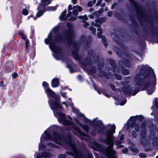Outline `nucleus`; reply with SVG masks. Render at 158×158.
<instances>
[{
    "label": "nucleus",
    "instance_id": "9b49d317",
    "mask_svg": "<svg viewBox=\"0 0 158 158\" xmlns=\"http://www.w3.org/2000/svg\"><path fill=\"white\" fill-rule=\"evenodd\" d=\"M19 35L21 36V38L25 41V48L26 49H27L28 47V44L29 43V42L27 39V38L24 35L23 32L22 31H19Z\"/></svg>",
    "mask_w": 158,
    "mask_h": 158
},
{
    "label": "nucleus",
    "instance_id": "dca6fc26",
    "mask_svg": "<svg viewBox=\"0 0 158 158\" xmlns=\"http://www.w3.org/2000/svg\"><path fill=\"white\" fill-rule=\"evenodd\" d=\"M124 139V136L123 135H122L120 137V141H117L115 143L116 145H118V147H122V145H120V144L122 142L121 141H122Z\"/></svg>",
    "mask_w": 158,
    "mask_h": 158
},
{
    "label": "nucleus",
    "instance_id": "ea45409f",
    "mask_svg": "<svg viewBox=\"0 0 158 158\" xmlns=\"http://www.w3.org/2000/svg\"><path fill=\"white\" fill-rule=\"evenodd\" d=\"M61 95L63 97L65 98L67 97L65 93H61Z\"/></svg>",
    "mask_w": 158,
    "mask_h": 158
},
{
    "label": "nucleus",
    "instance_id": "39448f33",
    "mask_svg": "<svg viewBox=\"0 0 158 158\" xmlns=\"http://www.w3.org/2000/svg\"><path fill=\"white\" fill-rule=\"evenodd\" d=\"M43 137L44 139H49L53 140L55 143L60 144H62L65 142V140L61 138L60 136L57 133H53V137H50L48 133L46 131L42 135L41 139Z\"/></svg>",
    "mask_w": 158,
    "mask_h": 158
},
{
    "label": "nucleus",
    "instance_id": "bb28decb",
    "mask_svg": "<svg viewBox=\"0 0 158 158\" xmlns=\"http://www.w3.org/2000/svg\"><path fill=\"white\" fill-rule=\"evenodd\" d=\"M139 156L141 158H145L146 157V155L143 153H141L139 154Z\"/></svg>",
    "mask_w": 158,
    "mask_h": 158
},
{
    "label": "nucleus",
    "instance_id": "680f3d73",
    "mask_svg": "<svg viewBox=\"0 0 158 158\" xmlns=\"http://www.w3.org/2000/svg\"><path fill=\"white\" fill-rule=\"evenodd\" d=\"M108 53H109L110 54H111V52H110V51H109V52H108Z\"/></svg>",
    "mask_w": 158,
    "mask_h": 158
},
{
    "label": "nucleus",
    "instance_id": "4468645a",
    "mask_svg": "<svg viewBox=\"0 0 158 158\" xmlns=\"http://www.w3.org/2000/svg\"><path fill=\"white\" fill-rule=\"evenodd\" d=\"M50 3V0H41V3L39 5H40V6L43 8L48 5Z\"/></svg>",
    "mask_w": 158,
    "mask_h": 158
},
{
    "label": "nucleus",
    "instance_id": "1a4fd4ad",
    "mask_svg": "<svg viewBox=\"0 0 158 158\" xmlns=\"http://www.w3.org/2000/svg\"><path fill=\"white\" fill-rule=\"evenodd\" d=\"M49 47L50 49L56 53H59L61 50L60 48L56 46L54 44L52 43L50 44Z\"/></svg>",
    "mask_w": 158,
    "mask_h": 158
},
{
    "label": "nucleus",
    "instance_id": "5701e85b",
    "mask_svg": "<svg viewBox=\"0 0 158 158\" xmlns=\"http://www.w3.org/2000/svg\"><path fill=\"white\" fill-rule=\"evenodd\" d=\"M93 2H89L88 3V6L89 7L92 6L93 4H94L95 3L96 1L95 0H93Z\"/></svg>",
    "mask_w": 158,
    "mask_h": 158
},
{
    "label": "nucleus",
    "instance_id": "338daca9",
    "mask_svg": "<svg viewBox=\"0 0 158 158\" xmlns=\"http://www.w3.org/2000/svg\"><path fill=\"white\" fill-rule=\"evenodd\" d=\"M95 121V119H94V121Z\"/></svg>",
    "mask_w": 158,
    "mask_h": 158
},
{
    "label": "nucleus",
    "instance_id": "aec40b11",
    "mask_svg": "<svg viewBox=\"0 0 158 158\" xmlns=\"http://www.w3.org/2000/svg\"><path fill=\"white\" fill-rule=\"evenodd\" d=\"M70 106L72 108V111L74 112L78 113L79 111L78 110L76 109L74 107H73V103H71L70 104Z\"/></svg>",
    "mask_w": 158,
    "mask_h": 158
},
{
    "label": "nucleus",
    "instance_id": "473e14b6",
    "mask_svg": "<svg viewBox=\"0 0 158 158\" xmlns=\"http://www.w3.org/2000/svg\"><path fill=\"white\" fill-rule=\"evenodd\" d=\"M17 76V74L16 73H14L12 75V77L14 78H16Z\"/></svg>",
    "mask_w": 158,
    "mask_h": 158
},
{
    "label": "nucleus",
    "instance_id": "72a5a7b5",
    "mask_svg": "<svg viewBox=\"0 0 158 158\" xmlns=\"http://www.w3.org/2000/svg\"><path fill=\"white\" fill-rule=\"evenodd\" d=\"M79 115L80 116H81V117H84L85 121H87V120H88L86 118H85V117L84 115L83 114H82L81 113H80L79 114Z\"/></svg>",
    "mask_w": 158,
    "mask_h": 158
},
{
    "label": "nucleus",
    "instance_id": "4c0bfd02",
    "mask_svg": "<svg viewBox=\"0 0 158 158\" xmlns=\"http://www.w3.org/2000/svg\"><path fill=\"white\" fill-rule=\"evenodd\" d=\"M97 125H100L102 124V122L100 120H98L97 121Z\"/></svg>",
    "mask_w": 158,
    "mask_h": 158
},
{
    "label": "nucleus",
    "instance_id": "9d476101",
    "mask_svg": "<svg viewBox=\"0 0 158 158\" xmlns=\"http://www.w3.org/2000/svg\"><path fill=\"white\" fill-rule=\"evenodd\" d=\"M51 156V154L49 153H41L37 154L36 158H47Z\"/></svg>",
    "mask_w": 158,
    "mask_h": 158
},
{
    "label": "nucleus",
    "instance_id": "f03ea898",
    "mask_svg": "<svg viewBox=\"0 0 158 158\" xmlns=\"http://www.w3.org/2000/svg\"><path fill=\"white\" fill-rule=\"evenodd\" d=\"M115 126L113 124L111 126V128L110 131L107 133V139L104 142L107 144L109 145V147L106 151L107 155L108 158H115V152L112 149V147L114 145L113 141L112 139L113 134L115 132Z\"/></svg>",
    "mask_w": 158,
    "mask_h": 158
},
{
    "label": "nucleus",
    "instance_id": "f704fd0d",
    "mask_svg": "<svg viewBox=\"0 0 158 158\" xmlns=\"http://www.w3.org/2000/svg\"><path fill=\"white\" fill-rule=\"evenodd\" d=\"M154 91V90L153 89H152L150 92H149L148 90H147V93L148 94H150L152 93Z\"/></svg>",
    "mask_w": 158,
    "mask_h": 158
},
{
    "label": "nucleus",
    "instance_id": "7c9ffc66",
    "mask_svg": "<svg viewBox=\"0 0 158 158\" xmlns=\"http://www.w3.org/2000/svg\"><path fill=\"white\" fill-rule=\"evenodd\" d=\"M42 85L43 86L45 87H46L47 88V87L48 86V83H47L46 82H44L43 83Z\"/></svg>",
    "mask_w": 158,
    "mask_h": 158
},
{
    "label": "nucleus",
    "instance_id": "79ce46f5",
    "mask_svg": "<svg viewBox=\"0 0 158 158\" xmlns=\"http://www.w3.org/2000/svg\"><path fill=\"white\" fill-rule=\"evenodd\" d=\"M122 151L123 153H126L127 152L128 150L127 149H123Z\"/></svg>",
    "mask_w": 158,
    "mask_h": 158
},
{
    "label": "nucleus",
    "instance_id": "603ef678",
    "mask_svg": "<svg viewBox=\"0 0 158 158\" xmlns=\"http://www.w3.org/2000/svg\"><path fill=\"white\" fill-rule=\"evenodd\" d=\"M112 13L110 12H109L108 13V15L109 16H110L112 15Z\"/></svg>",
    "mask_w": 158,
    "mask_h": 158
},
{
    "label": "nucleus",
    "instance_id": "c756f323",
    "mask_svg": "<svg viewBox=\"0 0 158 158\" xmlns=\"http://www.w3.org/2000/svg\"><path fill=\"white\" fill-rule=\"evenodd\" d=\"M115 77L116 79L118 80H120L121 79V76L119 75H116Z\"/></svg>",
    "mask_w": 158,
    "mask_h": 158
},
{
    "label": "nucleus",
    "instance_id": "37998d69",
    "mask_svg": "<svg viewBox=\"0 0 158 158\" xmlns=\"http://www.w3.org/2000/svg\"><path fill=\"white\" fill-rule=\"evenodd\" d=\"M126 102V100H124L123 101V102L121 103V104H120V105H124V104Z\"/></svg>",
    "mask_w": 158,
    "mask_h": 158
},
{
    "label": "nucleus",
    "instance_id": "423d86ee",
    "mask_svg": "<svg viewBox=\"0 0 158 158\" xmlns=\"http://www.w3.org/2000/svg\"><path fill=\"white\" fill-rule=\"evenodd\" d=\"M57 115L59 117L58 120L60 122L64 124L65 125L72 124L71 122L68 120H65V117L64 114L61 113H57Z\"/></svg>",
    "mask_w": 158,
    "mask_h": 158
},
{
    "label": "nucleus",
    "instance_id": "49530a36",
    "mask_svg": "<svg viewBox=\"0 0 158 158\" xmlns=\"http://www.w3.org/2000/svg\"><path fill=\"white\" fill-rule=\"evenodd\" d=\"M74 128L75 129V130H76L78 132H80V130L77 127H74Z\"/></svg>",
    "mask_w": 158,
    "mask_h": 158
},
{
    "label": "nucleus",
    "instance_id": "2f4dec72",
    "mask_svg": "<svg viewBox=\"0 0 158 158\" xmlns=\"http://www.w3.org/2000/svg\"><path fill=\"white\" fill-rule=\"evenodd\" d=\"M135 129L137 131H139V126L137 125H136L135 126Z\"/></svg>",
    "mask_w": 158,
    "mask_h": 158
},
{
    "label": "nucleus",
    "instance_id": "3c124183",
    "mask_svg": "<svg viewBox=\"0 0 158 158\" xmlns=\"http://www.w3.org/2000/svg\"><path fill=\"white\" fill-rule=\"evenodd\" d=\"M72 2L74 4H75L76 3V0H73Z\"/></svg>",
    "mask_w": 158,
    "mask_h": 158
},
{
    "label": "nucleus",
    "instance_id": "c85d7f7f",
    "mask_svg": "<svg viewBox=\"0 0 158 158\" xmlns=\"http://www.w3.org/2000/svg\"><path fill=\"white\" fill-rule=\"evenodd\" d=\"M136 117H131L130 119V120L131 122H134L135 120Z\"/></svg>",
    "mask_w": 158,
    "mask_h": 158
},
{
    "label": "nucleus",
    "instance_id": "4d7b16f0",
    "mask_svg": "<svg viewBox=\"0 0 158 158\" xmlns=\"http://www.w3.org/2000/svg\"><path fill=\"white\" fill-rule=\"evenodd\" d=\"M89 17L91 18H93V16L92 15H89Z\"/></svg>",
    "mask_w": 158,
    "mask_h": 158
},
{
    "label": "nucleus",
    "instance_id": "a878e982",
    "mask_svg": "<svg viewBox=\"0 0 158 158\" xmlns=\"http://www.w3.org/2000/svg\"><path fill=\"white\" fill-rule=\"evenodd\" d=\"M23 14L24 15H27L28 14V11L26 9H24L22 11Z\"/></svg>",
    "mask_w": 158,
    "mask_h": 158
},
{
    "label": "nucleus",
    "instance_id": "69168bd1",
    "mask_svg": "<svg viewBox=\"0 0 158 158\" xmlns=\"http://www.w3.org/2000/svg\"><path fill=\"white\" fill-rule=\"evenodd\" d=\"M136 93H136L135 94H133V95H135L136 94Z\"/></svg>",
    "mask_w": 158,
    "mask_h": 158
},
{
    "label": "nucleus",
    "instance_id": "58836bf2",
    "mask_svg": "<svg viewBox=\"0 0 158 158\" xmlns=\"http://www.w3.org/2000/svg\"><path fill=\"white\" fill-rule=\"evenodd\" d=\"M58 27H56L53 29V31H54L55 32L58 29Z\"/></svg>",
    "mask_w": 158,
    "mask_h": 158
},
{
    "label": "nucleus",
    "instance_id": "052dcab7",
    "mask_svg": "<svg viewBox=\"0 0 158 158\" xmlns=\"http://www.w3.org/2000/svg\"><path fill=\"white\" fill-rule=\"evenodd\" d=\"M93 11V9H92V8H90V10H89V11Z\"/></svg>",
    "mask_w": 158,
    "mask_h": 158
},
{
    "label": "nucleus",
    "instance_id": "5fc2aeb1",
    "mask_svg": "<svg viewBox=\"0 0 158 158\" xmlns=\"http://www.w3.org/2000/svg\"><path fill=\"white\" fill-rule=\"evenodd\" d=\"M62 103L65 105V106H66V107H67V105L65 102H63Z\"/></svg>",
    "mask_w": 158,
    "mask_h": 158
},
{
    "label": "nucleus",
    "instance_id": "c03bdc74",
    "mask_svg": "<svg viewBox=\"0 0 158 158\" xmlns=\"http://www.w3.org/2000/svg\"><path fill=\"white\" fill-rule=\"evenodd\" d=\"M110 87L112 89H113V90H114V89L115 87H114V85H113L112 84H111V85H110Z\"/></svg>",
    "mask_w": 158,
    "mask_h": 158
},
{
    "label": "nucleus",
    "instance_id": "ddd939ff",
    "mask_svg": "<svg viewBox=\"0 0 158 158\" xmlns=\"http://www.w3.org/2000/svg\"><path fill=\"white\" fill-rule=\"evenodd\" d=\"M43 8L41 7L40 5H39L37 8V10H38V12L36 14V16L34 18V19L35 20L36 17H39L41 16L44 11H43L42 10Z\"/></svg>",
    "mask_w": 158,
    "mask_h": 158
},
{
    "label": "nucleus",
    "instance_id": "e433bc0d",
    "mask_svg": "<svg viewBox=\"0 0 158 158\" xmlns=\"http://www.w3.org/2000/svg\"><path fill=\"white\" fill-rule=\"evenodd\" d=\"M66 157V156L64 154L61 155L59 156V158H65Z\"/></svg>",
    "mask_w": 158,
    "mask_h": 158
},
{
    "label": "nucleus",
    "instance_id": "0eeeda50",
    "mask_svg": "<svg viewBox=\"0 0 158 158\" xmlns=\"http://www.w3.org/2000/svg\"><path fill=\"white\" fill-rule=\"evenodd\" d=\"M104 19H96L95 20V22H92L91 23V25L93 26H95L96 27H98V31H100L99 32H102V29L100 28V23H102L103 22Z\"/></svg>",
    "mask_w": 158,
    "mask_h": 158
},
{
    "label": "nucleus",
    "instance_id": "c9c22d12",
    "mask_svg": "<svg viewBox=\"0 0 158 158\" xmlns=\"http://www.w3.org/2000/svg\"><path fill=\"white\" fill-rule=\"evenodd\" d=\"M97 35H98V37L99 38H102V35H101V32H98L97 33Z\"/></svg>",
    "mask_w": 158,
    "mask_h": 158
},
{
    "label": "nucleus",
    "instance_id": "8fccbe9b",
    "mask_svg": "<svg viewBox=\"0 0 158 158\" xmlns=\"http://www.w3.org/2000/svg\"><path fill=\"white\" fill-rule=\"evenodd\" d=\"M103 94L105 95L107 97H109V95L108 94H106V93H103Z\"/></svg>",
    "mask_w": 158,
    "mask_h": 158
},
{
    "label": "nucleus",
    "instance_id": "7ed1b4c3",
    "mask_svg": "<svg viewBox=\"0 0 158 158\" xmlns=\"http://www.w3.org/2000/svg\"><path fill=\"white\" fill-rule=\"evenodd\" d=\"M72 9V6L69 5L68 6V14L66 16H65V15L66 12V10H65L63 11L60 16V19L65 20L68 19V20H74L76 19L75 16L78 15V11L80 12L82 10V8L78 6H75L73 7L72 13L70 11Z\"/></svg>",
    "mask_w": 158,
    "mask_h": 158
},
{
    "label": "nucleus",
    "instance_id": "b1692460",
    "mask_svg": "<svg viewBox=\"0 0 158 158\" xmlns=\"http://www.w3.org/2000/svg\"><path fill=\"white\" fill-rule=\"evenodd\" d=\"M89 29L90 30L92 31V33L94 34H95L96 32V29L95 28L92 27H89Z\"/></svg>",
    "mask_w": 158,
    "mask_h": 158
},
{
    "label": "nucleus",
    "instance_id": "f3484780",
    "mask_svg": "<svg viewBox=\"0 0 158 158\" xmlns=\"http://www.w3.org/2000/svg\"><path fill=\"white\" fill-rule=\"evenodd\" d=\"M75 120L76 123L79 124L81 126H82V127H83V128L85 131H88L89 130V128L86 125H82L80 123H79L78 121L76 118H75Z\"/></svg>",
    "mask_w": 158,
    "mask_h": 158
},
{
    "label": "nucleus",
    "instance_id": "de8ad7c7",
    "mask_svg": "<svg viewBox=\"0 0 158 158\" xmlns=\"http://www.w3.org/2000/svg\"><path fill=\"white\" fill-rule=\"evenodd\" d=\"M132 135L134 138L136 137V134L135 132H132Z\"/></svg>",
    "mask_w": 158,
    "mask_h": 158
},
{
    "label": "nucleus",
    "instance_id": "a19ab883",
    "mask_svg": "<svg viewBox=\"0 0 158 158\" xmlns=\"http://www.w3.org/2000/svg\"><path fill=\"white\" fill-rule=\"evenodd\" d=\"M86 158H92V155L90 154H89Z\"/></svg>",
    "mask_w": 158,
    "mask_h": 158
},
{
    "label": "nucleus",
    "instance_id": "0e129e2a",
    "mask_svg": "<svg viewBox=\"0 0 158 158\" xmlns=\"http://www.w3.org/2000/svg\"><path fill=\"white\" fill-rule=\"evenodd\" d=\"M156 158H158V156H156Z\"/></svg>",
    "mask_w": 158,
    "mask_h": 158
},
{
    "label": "nucleus",
    "instance_id": "bf43d9fd",
    "mask_svg": "<svg viewBox=\"0 0 158 158\" xmlns=\"http://www.w3.org/2000/svg\"><path fill=\"white\" fill-rule=\"evenodd\" d=\"M56 8L55 7H53V9H51L52 10H55L56 9Z\"/></svg>",
    "mask_w": 158,
    "mask_h": 158
},
{
    "label": "nucleus",
    "instance_id": "a211bd4d",
    "mask_svg": "<svg viewBox=\"0 0 158 158\" xmlns=\"http://www.w3.org/2000/svg\"><path fill=\"white\" fill-rule=\"evenodd\" d=\"M52 39V37L50 34H49L48 37V38L45 39V42L46 44H48L49 42H50Z\"/></svg>",
    "mask_w": 158,
    "mask_h": 158
},
{
    "label": "nucleus",
    "instance_id": "774afa93",
    "mask_svg": "<svg viewBox=\"0 0 158 158\" xmlns=\"http://www.w3.org/2000/svg\"><path fill=\"white\" fill-rule=\"evenodd\" d=\"M68 27H69V25H68Z\"/></svg>",
    "mask_w": 158,
    "mask_h": 158
},
{
    "label": "nucleus",
    "instance_id": "20e7f679",
    "mask_svg": "<svg viewBox=\"0 0 158 158\" xmlns=\"http://www.w3.org/2000/svg\"><path fill=\"white\" fill-rule=\"evenodd\" d=\"M47 94L48 96H50L54 98L55 101L52 102L51 107L53 110H57L61 109V107L59 104L60 99L58 96L56 95L52 90L48 88L46 89Z\"/></svg>",
    "mask_w": 158,
    "mask_h": 158
},
{
    "label": "nucleus",
    "instance_id": "a18cd8bd",
    "mask_svg": "<svg viewBox=\"0 0 158 158\" xmlns=\"http://www.w3.org/2000/svg\"><path fill=\"white\" fill-rule=\"evenodd\" d=\"M102 40L103 42H105L106 41V38L104 37H102Z\"/></svg>",
    "mask_w": 158,
    "mask_h": 158
},
{
    "label": "nucleus",
    "instance_id": "2eb2a0df",
    "mask_svg": "<svg viewBox=\"0 0 158 158\" xmlns=\"http://www.w3.org/2000/svg\"><path fill=\"white\" fill-rule=\"evenodd\" d=\"M59 84L58 80L57 78H55L52 81V87H57Z\"/></svg>",
    "mask_w": 158,
    "mask_h": 158
},
{
    "label": "nucleus",
    "instance_id": "4be33fe9",
    "mask_svg": "<svg viewBox=\"0 0 158 158\" xmlns=\"http://www.w3.org/2000/svg\"><path fill=\"white\" fill-rule=\"evenodd\" d=\"M103 11V10H100L98 11H95L94 12V13L93 15H98V14H101Z\"/></svg>",
    "mask_w": 158,
    "mask_h": 158
},
{
    "label": "nucleus",
    "instance_id": "09e8293b",
    "mask_svg": "<svg viewBox=\"0 0 158 158\" xmlns=\"http://www.w3.org/2000/svg\"><path fill=\"white\" fill-rule=\"evenodd\" d=\"M75 158H81V156L77 155L76 156Z\"/></svg>",
    "mask_w": 158,
    "mask_h": 158
},
{
    "label": "nucleus",
    "instance_id": "f8f14e48",
    "mask_svg": "<svg viewBox=\"0 0 158 158\" xmlns=\"http://www.w3.org/2000/svg\"><path fill=\"white\" fill-rule=\"evenodd\" d=\"M74 36V35L72 31H69L67 34L66 39L68 40V43L70 44L72 41L73 37Z\"/></svg>",
    "mask_w": 158,
    "mask_h": 158
},
{
    "label": "nucleus",
    "instance_id": "393cba45",
    "mask_svg": "<svg viewBox=\"0 0 158 158\" xmlns=\"http://www.w3.org/2000/svg\"><path fill=\"white\" fill-rule=\"evenodd\" d=\"M45 146L42 143H40L39 145V150L40 151L42 150L44 148Z\"/></svg>",
    "mask_w": 158,
    "mask_h": 158
},
{
    "label": "nucleus",
    "instance_id": "cd10ccee",
    "mask_svg": "<svg viewBox=\"0 0 158 158\" xmlns=\"http://www.w3.org/2000/svg\"><path fill=\"white\" fill-rule=\"evenodd\" d=\"M88 26H89V24L88 23L86 22H84V24H83L84 27H86Z\"/></svg>",
    "mask_w": 158,
    "mask_h": 158
},
{
    "label": "nucleus",
    "instance_id": "f257e3e1",
    "mask_svg": "<svg viewBox=\"0 0 158 158\" xmlns=\"http://www.w3.org/2000/svg\"><path fill=\"white\" fill-rule=\"evenodd\" d=\"M143 70H145L147 74H145V79L143 81L141 77H136L135 84L140 85L141 82H143V86L145 88L148 87H151L155 86L156 84V76L153 70L150 67L144 66L142 68Z\"/></svg>",
    "mask_w": 158,
    "mask_h": 158
},
{
    "label": "nucleus",
    "instance_id": "864d4df0",
    "mask_svg": "<svg viewBox=\"0 0 158 158\" xmlns=\"http://www.w3.org/2000/svg\"><path fill=\"white\" fill-rule=\"evenodd\" d=\"M126 73H123L125 74H128V71L127 70H126Z\"/></svg>",
    "mask_w": 158,
    "mask_h": 158
},
{
    "label": "nucleus",
    "instance_id": "e2e57ef3",
    "mask_svg": "<svg viewBox=\"0 0 158 158\" xmlns=\"http://www.w3.org/2000/svg\"><path fill=\"white\" fill-rule=\"evenodd\" d=\"M98 92L99 94L100 93V92L99 91H98Z\"/></svg>",
    "mask_w": 158,
    "mask_h": 158
},
{
    "label": "nucleus",
    "instance_id": "13d9d810",
    "mask_svg": "<svg viewBox=\"0 0 158 158\" xmlns=\"http://www.w3.org/2000/svg\"><path fill=\"white\" fill-rule=\"evenodd\" d=\"M101 2V0H99L98 1V3L99 4H100Z\"/></svg>",
    "mask_w": 158,
    "mask_h": 158
},
{
    "label": "nucleus",
    "instance_id": "6ab92c4d",
    "mask_svg": "<svg viewBox=\"0 0 158 158\" xmlns=\"http://www.w3.org/2000/svg\"><path fill=\"white\" fill-rule=\"evenodd\" d=\"M62 36L60 35H58L56 36L55 38V41L56 42H59L62 39Z\"/></svg>",
    "mask_w": 158,
    "mask_h": 158
},
{
    "label": "nucleus",
    "instance_id": "6e6d98bb",
    "mask_svg": "<svg viewBox=\"0 0 158 158\" xmlns=\"http://www.w3.org/2000/svg\"><path fill=\"white\" fill-rule=\"evenodd\" d=\"M50 146L52 147H55L54 145L53 144H50Z\"/></svg>",
    "mask_w": 158,
    "mask_h": 158
},
{
    "label": "nucleus",
    "instance_id": "412c9836",
    "mask_svg": "<svg viewBox=\"0 0 158 158\" xmlns=\"http://www.w3.org/2000/svg\"><path fill=\"white\" fill-rule=\"evenodd\" d=\"M78 18L79 19L83 20H87L88 19L86 15H84V16H80Z\"/></svg>",
    "mask_w": 158,
    "mask_h": 158
},
{
    "label": "nucleus",
    "instance_id": "6e6552de",
    "mask_svg": "<svg viewBox=\"0 0 158 158\" xmlns=\"http://www.w3.org/2000/svg\"><path fill=\"white\" fill-rule=\"evenodd\" d=\"M66 143L67 144L69 145L72 148L74 152V153L73 154L72 153L69 152H67L66 154L67 155H71L73 156L74 155H77V151L75 147L74 144L73 143L71 140H69L68 142H66Z\"/></svg>",
    "mask_w": 158,
    "mask_h": 158
}]
</instances>
